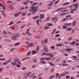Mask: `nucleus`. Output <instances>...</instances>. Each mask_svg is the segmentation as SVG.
Returning a JSON list of instances; mask_svg holds the SVG:
<instances>
[{"label":"nucleus","mask_w":79,"mask_h":79,"mask_svg":"<svg viewBox=\"0 0 79 79\" xmlns=\"http://www.w3.org/2000/svg\"><path fill=\"white\" fill-rule=\"evenodd\" d=\"M31 8H32V9L30 10V11H32V14H35L38 11V9H37L34 6L31 7Z\"/></svg>","instance_id":"nucleus-1"},{"label":"nucleus","mask_w":79,"mask_h":79,"mask_svg":"<svg viewBox=\"0 0 79 79\" xmlns=\"http://www.w3.org/2000/svg\"><path fill=\"white\" fill-rule=\"evenodd\" d=\"M43 48L44 49V50L45 51H44V50H43V52H48V51H49V50L47 48V46L45 45H43Z\"/></svg>","instance_id":"nucleus-2"},{"label":"nucleus","mask_w":79,"mask_h":79,"mask_svg":"<svg viewBox=\"0 0 79 79\" xmlns=\"http://www.w3.org/2000/svg\"><path fill=\"white\" fill-rule=\"evenodd\" d=\"M21 13H22V12H18L15 13L14 14V17H18V16H19V15H21Z\"/></svg>","instance_id":"nucleus-3"},{"label":"nucleus","mask_w":79,"mask_h":79,"mask_svg":"<svg viewBox=\"0 0 79 79\" xmlns=\"http://www.w3.org/2000/svg\"><path fill=\"white\" fill-rule=\"evenodd\" d=\"M69 17H71V15H69L66 16H65L66 18L63 19L62 20V21L63 22L64 21H66L67 20H68V18H69Z\"/></svg>","instance_id":"nucleus-4"},{"label":"nucleus","mask_w":79,"mask_h":79,"mask_svg":"<svg viewBox=\"0 0 79 79\" xmlns=\"http://www.w3.org/2000/svg\"><path fill=\"white\" fill-rule=\"evenodd\" d=\"M69 74V72H66L64 73L63 74H61L60 75V76H66Z\"/></svg>","instance_id":"nucleus-5"},{"label":"nucleus","mask_w":79,"mask_h":79,"mask_svg":"<svg viewBox=\"0 0 79 79\" xmlns=\"http://www.w3.org/2000/svg\"><path fill=\"white\" fill-rule=\"evenodd\" d=\"M65 9H66V8H64L63 7H62L60 8H59L56 10L55 11H59V10H65Z\"/></svg>","instance_id":"nucleus-6"},{"label":"nucleus","mask_w":79,"mask_h":79,"mask_svg":"<svg viewBox=\"0 0 79 79\" xmlns=\"http://www.w3.org/2000/svg\"><path fill=\"white\" fill-rule=\"evenodd\" d=\"M78 5H79L78 3L75 4L73 5V6H75L74 8L77 9V8L78 7Z\"/></svg>","instance_id":"nucleus-7"},{"label":"nucleus","mask_w":79,"mask_h":79,"mask_svg":"<svg viewBox=\"0 0 79 79\" xmlns=\"http://www.w3.org/2000/svg\"><path fill=\"white\" fill-rule=\"evenodd\" d=\"M65 50L68 51V52H71V50H72V51H73V49L72 48H67L65 49Z\"/></svg>","instance_id":"nucleus-8"},{"label":"nucleus","mask_w":79,"mask_h":79,"mask_svg":"<svg viewBox=\"0 0 79 79\" xmlns=\"http://www.w3.org/2000/svg\"><path fill=\"white\" fill-rule=\"evenodd\" d=\"M76 21H73L72 23V24L73 27L76 26Z\"/></svg>","instance_id":"nucleus-9"},{"label":"nucleus","mask_w":79,"mask_h":79,"mask_svg":"<svg viewBox=\"0 0 79 79\" xmlns=\"http://www.w3.org/2000/svg\"><path fill=\"white\" fill-rule=\"evenodd\" d=\"M31 74V72H27V73L25 74V76H29Z\"/></svg>","instance_id":"nucleus-10"},{"label":"nucleus","mask_w":79,"mask_h":79,"mask_svg":"<svg viewBox=\"0 0 79 79\" xmlns=\"http://www.w3.org/2000/svg\"><path fill=\"white\" fill-rule=\"evenodd\" d=\"M64 25L65 26H71V25H72V23H65Z\"/></svg>","instance_id":"nucleus-11"},{"label":"nucleus","mask_w":79,"mask_h":79,"mask_svg":"<svg viewBox=\"0 0 79 79\" xmlns=\"http://www.w3.org/2000/svg\"><path fill=\"white\" fill-rule=\"evenodd\" d=\"M56 28H55L53 31H52V33H51V34L52 35H53V34H55V32H56Z\"/></svg>","instance_id":"nucleus-12"},{"label":"nucleus","mask_w":79,"mask_h":79,"mask_svg":"<svg viewBox=\"0 0 79 79\" xmlns=\"http://www.w3.org/2000/svg\"><path fill=\"white\" fill-rule=\"evenodd\" d=\"M69 44L72 45H75V44H76V42L74 41H73L72 42H70Z\"/></svg>","instance_id":"nucleus-13"},{"label":"nucleus","mask_w":79,"mask_h":79,"mask_svg":"<svg viewBox=\"0 0 79 79\" xmlns=\"http://www.w3.org/2000/svg\"><path fill=\"white\" fill-rule=\"evenodd\" d=\"M9 63V62L8 61H7L4 62L2 64V65H6V64H8Z\"/></svg>","instance_id":"nucleus-14"},{"label":"nucleus","mask_w":79,"mask_h":79,"mask_svg":"<svg viewBox=\"0 0 79 79\" xmlns=\"http://www.w3.org/2000/svg\"><path fill=\"white\" fill-rule=\"evenodd\" d=\"M40 18L39 19H42V18H44L45 16L43 14H41L40 15Z\"/></svg>","instance_id":"nucleus-15"},{"label":"nucleus","mask_w":79,"mask_h":79,"mask_svg":"<svg viewBox=\"0 0 79 79\" xmlns=\"http://www.w3.org/2000/svg\"><path fill=\"white\" fill-rule=\"evenodd\" d=\"M56 46L57 47H61L62 46H64L63 44H56Z\"/></svg>","instance_id":"nucleus-16"},{"label":"nucleus","mask_w":79,"mask_h":79,"mask_svg":"<svg viewBox=\"0 0 79 79\" xmlns=\"http://www.w3.org/2000/svg\"><path fill=\"white\" fill-rule=\"evenodd\" d=\"M11 63L13 66H16V65L17 64L16 63L13 62H11Z\"/></svg>","instance_id":"nucleus-17"},{"label":"nucleus","mask_w":79,"mask_h":79,"mask_svg":"<svg viewBox=\"0 0 79 79\" xmlns=\"http://www.w3.org/2000/svg\"><path fill=\"white\" fill-rule=\"evenodd\" d=\"M48 63H49V64H50V65H51V66H53V67H55V64H54L50 63V62H48Z\"/></svg>","instance_id":"nucleus-18"},{"label":"nucleus","mask_w":79,"mask_h":79,"mask_svg":"<svg viewBox=\"0 0 79 79\" xmlns=\"http://www.w3.org/2000/svg\"><path fill=\"white\" fill-rule=\"evenodd\" d=\"M39 18V16H36L33 17L32 18V19H37V18Z\"/></svg>","instance_id":"nucleus-19"},{"label":"nucleus","mask_w":79,"mask_h":79,"mask_svg":"<svg viewBox=\"0 0 79 79\" xmlns=\"http://www.w3.org/2000/svg\"><path fill=\"white\" fill-rule=\"evenodd\" d=\"M61 64L63 66H68V64Z\"/></svg>","instance_id":"nucleus-20"},{"label":"nucleus","mask_w":79,"mask_h":79,"mask_svg":"<svg viewBox=\"0 0 79 79\" xmlns=\"http://www.w3.org/2000/svg\"><path fill=\"white\" fill-rule=\"evenodd\" d=\"M72 29V28H68L66 29V30L67 31H71Z\"/></svg>","instance_id":"nucleus-21"},{"label":"nucleus","mask_w":79,"mask_h":79,"mask_svg":"<svg viewBox=\"0 0 79 79\" xmlns=\"http://www.w3.org/2000/svg\"><path fill=\"white\" fill-rule=\"evenodd\" d=\"M68 4H69V2L64 3L63 4H62V5H68Z\"/></svg>","instance_id":"nucleus-22"},{"label":"nucleus","mask_w":79,"mask_h":79,"mask_svg":"<svg viewBox=\"0 0 79 79\" xmlns=\"http://www.w3.org/2000/svg\"><path fill=\"white\" fill-rule=\"evenodd\" d=\"M37 5H38V2H35L32 5H31V6H33Z\"/></svg>","instance_id":"nucleus-23"},{"label":"nucleus","mask_w":79,"mask_h":79,"mask_svg":"<svg viewBox=\"0 0 79 79\" xmlns=\"http://www.w3.org/2000/svg\"><path fill=\"white\" fill-rule=\"evenodd\" d=\"M13 61H14V62H15V63H16V62H18V61H19V60H18V59H15Z\"/></svg>","instance_id":"nucleus-24"},{"label":"nucleus","mask_w":79,"mask_h":79,"mask_svg":"<svg viewBox=\"0 0 79 79\" xmlns=\"http://www.w3.org/2000/svg\"><path fill=\"white\" fill-rule=\"evenodd\" d=\"M19 35H20V34L19 33H17L15 35L16 37H19Z\"/></svg>","instance_id":"nucleus-25"},{"label":"nucleus","mask_w":79,"mask_h":79,"mask_svg":"<svg viewBox=\"0 0 79 79\" xmlns=\"http://www.w3.org/2000/svg\"><path fill=\"white\" fill-rule=\"evenodd\" d=\"M14 24V22L11 21L10 23L8 25L9 26H11V25H12V24Z\"/></svg>","instance_id":"nucleus-26"},{"label":"nucleus","mask_w":79,"mask_h":79,"mask_svg":"<svg viewBox=\"0 0 79 79\" xmlns=\"http://www.w3.org/2000/svg\"><path fill=\"white\" fill-rule=\"evenodd\" d=\"M16 39V37L15 36H12V40H15Z\"/></svg>","instance_id":"nucleus-27"},{"label":"nucleus","mask_w":79,"mask_h":79,"mask_svg":"<svg viewBox=\"0 0 79 79\" xmlns=\"http://www.w3.org/2000/svg\"><path fill=\"white\" fill-rule=\"evenodd\" d=\"M56 18H57V17H53V18H52L51 19V20H52V21H54V20H55V19H56Z\"/></svg>","instance_id":"nucleus-28"},{"label":"nucleus","mask_w":79,"mask_h":79,"mask_svg":"<svg viewBox=\"0 0 79 79\" xmlns=\"http://www.w3.org/2000/svg\"><path fill=\"white\" fill-rule=\"evenodd\" d=\"M66 14V13L65 12H64L63 13H62L60 14V16H64V15H65Z\"/></svg>","instance_id":"nucleus-29"},{"label":"nucleus","mask_w":79,"mask_h":79,"mask_svg":"<svg viewBox=\"0 0 79 79\" xmlns=\"http://www.w3.org/2000/svg\"><path fill=\"white\" fill-rule=\"evenodd\" d=\"M55 77V76H54V75H53V76H50V77H49L48 79H53V77Z\"/></svg>","instance_id":"nucleus-30"},{"label":"nucleus","mask_w":79,"mask_h":79,"mask_svg":"<svg viewBox=\"0 0 79 79\" xmlns=\"http://www.w3.org/2000/svg\"><path fill=\"white\" fill-rule=\"evenodd\" d=\"M2 32L4 34H5V35H7V32L6 31H2Z\"/></svg>","instance_id":"nucleus-31"},{"label":"nucleus","mask_w":79,"mask_h":79,"mask_svg":"<svg viewBox=\"0 0 79 79\" xmlns=\"http://www.w3.org/2000/svg\"><path fill=\"white\" fill-rule=\"evenodd\" d=\"M34 45V44L33 43H31L28 46V47H29V46H31V47H33Z\"/></svg>","instance_id":"nucleus-32"},{"label":"nucleus","mask_w":79,"mask_h":79,"mask_svg":"<svg viewBox=\"0 0 79 79\" xmlns=\"http://www.w3.org/2000/svg\"><path fill=\"white\" fill-rule=\"evenodd\" d=\"M20 44V43H16L14 45V46H16L17 45H18Z\"/></svg>","instance_id":"nucleus-33"},{"label":"nucleus","mask_w":79,"mask_h":79,"mask_svg":"<svg viewBox=\"0 0 79 79\" xmlns=\"http://www.w3.org/2000/svg\"><path fill=\"white\" fill-rule=\"evenodd\" d=\"M44 43H48V39H46L44 40Z\"/></svg>","instance_id":"nucleus-34"},{"label":"nucleus","mask_w":79,"mask_h":79,"mask_svg":"<svg viewBox=\"0 0 79 79\" xmlns=\"http://www.w3.org/2000/svg\"><path fill=\"white\" fill-rule=\"evenodd\" d=\"M50 17H48L46 19V21H50Z\"/></svg>","instance_id":"nucleus-35"},{"label":"nucleus","mask_w":79,"mask_h":79,"mask_svg":"<svg viewBox=\"0 0 79 79\" xmlns=\"http://www.w3.org/2000/svg\"><path fill=\"white\" fill-rule=\"evenodd\" d=\"M59 75H60V74L59 73H56V78H58L59 76H58Z\"/></svg>","instance_id":"nucleus-36"},{"label":"nucleus","mask_w":79,"mask_h":79,"mask_svg":"<svg viewBox=\"0 0 79 79\" xmlns=\"http://www.w3.org/2000/svg\"><path fill=\"white\" fill-rule=\"evenodd\" d=\"M67 27H68L67 26H65L64 25L63 26V29H66Z\"/></svg>","instance_id":"nucleus-37"},{"label":"nucleus","mask_w":79,"mask_h":79,"mask_svg":"<svg viewBox=\"0 0 79 79\" xmlns=\"http://www.w3.org/2000/svg\"><path fill=\"white\" fill-rule=\"evenodd\" d=\"M36 50L38 52L39 50V46H37L36 49Z\"/></svg>","instance_id":"nucleus-38"},{"label":"nucleus","mask_w":79,"mask_h":79,"mask_svg":"<svg viewBox=\"0 0 79 79\" xmlns=\"http://www.w3.org/2000/svg\"><path fill=\"white\" fill-rule=\"evenodd\" d=\"M60 2V0H58L57 1H56V2H55L54 4V5H56V4H57V3H58V2Z\"/></svg>","instance_id":"nucleus-39"},{"label":"nucleus","mask_w":79,"mask_h":79,"mask_svg":"<svg viewBox=\"0 0 79 79\" xmlns=\"http://www.w3.org/2000/svg\"><path fill=\"white\" fill-rule=\"evenodd\" d=\"M47 25L48 26H52V23H48L47 24Z\"/></svg>","instance_id":"nucleus-40"},{"label":"nucleus","mask_w":79,"mask_h":79,"mask_svg":"<svg viewBox=\"0 0 79 79\" xmlns=\"http://www.w3.org/2000/svg\"><path fill=\"white\" fill-rule=\"evenodd\" d=\"M69 20H71V19H73V17H69V18H67Z\"/></svg>","instance_id":"nucleus-41"},{"label":"nucleus","mask_w":79,"mask_h":79,"mask_svg":"<svg viewBox=\"0 0 79 79\" xmlns=\"http://www.w3.org/2000/svg\"><path fill=\"white\" fill-rule=\"evenodd\" d=\"M32 53H33V54H36V52L35 50H33L32 51Z\"/></svg>","instance_id":"nucleus-42"},{"label":"nucleus","mask_w":79,"mask_h":79,"mask_svg":"<svg viewBox=\"0 0 79 79\" xmlns=\"http://www.w3.org/2000/svg\"><path fill=\"white\" fill-rule=\"evenodd\" d=\"M47 55V53H45V52H43L42 54V56H43V55Z\"/></svg>","instance_id":"nucleus-43"},{"label":"nucleus","mask_w":79,"mask_h":79,"mask_svg":"<svg viewBox=\"0 0 79 79\" xmlns=\"http://www.w3.org/2000/svg\"><path fill=\"white\" fill-rule=\"evenodd\" d=\"M26 34H28V35H32V34L29 32H26Z\"/></svg>","instance_id":"nucleus-44"},{"label":"nucleus","mask_w":79,"mask_h":79,"mask_svg":"<svg viewBox=\"0 0 79 79\" xmlns=\"http://www.w3.org/2000/svg\"><path fill=\"white\" fill-rule=\"evenodd\" d=\"M9 7L10 8V9H13V7L11 5H9Z\"/></svg>","instance_id":"nucleus-45"},{"label":"nucleus","mask_w":79,"mask_h":79,"mask_svg":"<svg viewBox=\"0 0 79 79\" xmlns=\"http://www.w3.org/2000/svg\"><path fill=\"white\" fill-rule=\"evenodd\" d=\"M55 46H52L51 47V48H52V50H55Z\"/></svg>","instance_id":"nucleus-46"},{"label":"nucleus","mask_w":79,"mask_h":79,"mask_svg":"<svg viewBox=\"0 0 79 79\" xmlns=\"http://www.w3.org/2000/svg\"><path fill=\"white\" fill-rule=\"evenodd\" d=\"M31 52L30 51L28 52L27 53V56H29L31 54Z\"/></svg>","instance_id":"nucleus-47"},{"label":"nucleus","mask_w":79,"mask_h":79,"mask_svg":"<svg viewBox=\"0 0 79 79\" xmlns=\"http://www.w3.org/2000/svg\"><path fill=\"white\" fill-rule=\"evenodd\" d=\"M51 55H52V53H48L47 54V56H50Z\"/></svg>","instance_id":"nucleus-48"},{"label":"nucleus","mask_w":79,"mask_h":79,"mask_svg":"<svg viewBox=\"0 0 79 79\" xmlns=\"http://www.w3.org/2000/svg\"><path fill=\"white\" fill-rule=\"evenodd\" d=\"M44 28L45 29H49V27L46 26L44 27Z\"/></svg>","instance_id":"nucleus-49"},{"label":"nucleus","mask_w":79,"mask_h":79,"mask_svg":"<svg viewBox=\"0 0 79 79\" xmlns=\"http://www.w3.org/2000/svg\"><path fill=\"white\" fill-rule=\"evenodd\" d=\"M40 63H42V64H45L46 62H45V61H41L40 62Z\"/></svg>","instance_id":"nucleus-50"},{"label":"nucleus","mask_w":79,"mask_h":79,"mask_svg":"<svg viewBox=\"0 0 79 79\" xmlns=\"http://www.w3.org/2000/svg\"><path fill=\"white\" fill-rule=\"evenodd\" d=\"M2 13L3 15L4 16V17H5H5H6V14H5L4 13H3V12H2Z\"/></svg>","instance_id":"nucleus-51"},{"label":"nucleus","mask_w":79,"mask_h":79,"mask_svg":"<svg viewBox=\"0 0 79 79\" xmlns=\"http://www.w3.org/2000/svg\"><path fill=\"white\" fill-rule=\"evenodd\" d=\"M23 4L24 5H28V4H27V2H23Z\"/></svg>","instance_id":"nucleus-52"},{"label":"nucleus","mask_w":79,"mask_h":79,"mask_svg":"<svg viewBox=\"0 0 79 79\" xmlns=\"http://www.w3.org/2000/svg\"><path fill=\"white\" fill-rule=\"evenodd\" d=\"M17 67H18V68H20L21 67V65L19 64H16V65Z\"/></svg>","instance_id":"nucleus-53"},{"label":"nucleus","mask_w":79,"mask_h":79,"mask_svg":"<svg viewBox=\"0 0 79 79\" xmlns=\"http://www.w3.org/2000/svg\"><path fill=\"white\" fill-rule=\"evenodd\" d=\"M72 57H73V58H74V59L77 58V56H72Z\"/></svg>","instance_id":"nucleus-54"},{"label":"nucleus","mask_w":79,"mask_h":79,"mask_svg":"<svg viewBox=\"0 0 79 79\" xmlns=\"http://www.w3.org/2000/svg\"><path fill=\"white\" fill-rule=\"evenodd\" d=\"M70 77V76L69 75H68L66 76V79H69Z\"/></svg>","instance_id":"nucleus-55"},{"label":"nucleus","mask_w":79,"mask_h":79,"mask_svg":"<svg viewBox=\"0 0 79 79\" xmlns=\"http://www.w3.org/2000/svg\"><path fill=\"white\" fill-rule=\"evenodd\" d=\"M45 60H50V59H51V58H48V57H45Z\"/></svg>","instance_id":"nucleus-56"},{"label":"nucleus","mask_w":79,"mask_h":79,"mask_svg":"<svg viewBox=\"0 0 79 79\" xmlns=\"http://www.w3.org/2000/svg\"><path fill=\"white\" fill-rule=\"evenodd\" d=\"M24 27H25V25H23L20 27V28L21 29H23Z\"/></svg>","instance_id":"nucleus-57"},{"label":"nucleus","mask_w":79,"mask_h":79,"mask_svg":"<svg viewBox=\"0 0 79 79\" xmlns=\"http://www.w3.org/2000/svg\"><path fill=\"white\" fill-rule=\"evenodd\" d=\"M60 37V35L57 34L55 35V37Z\"/></svg>","instance_id":"nucleus-58"},{"label":"nucleus","mask_w":79,"mask_h":79,"mask_svg":"<svg viewBox=\"0 0 79 79\" xmlns=\"http://www.w3.org/2000/svg\"><path fill=\"white\" fill-rule=\"evenodd\" d=\"M22 16H26V13H23L22 15Z\"/></svg>","instance_id":"nucleus-59"},{"label":"nucleus","mask_w":79,"mask_h":79,"mask_svg":"<svg viewBox=\"0 0 79 79\" xmlns=\"http://www.w3.org/2000/svg\"><path fill=\"white\" fill-rule=\"evenodd\" d=\"M24 7H22L19 9L20 10H24Z\"/></svg>","instance_id":"nucleus-60"},{"label":"nucleus","mask_w":79,"mask_h":79,"mask_svg":"<svg viewBox=\"0 0 79 79\" xmlns=\"http://www.w3.org/2000/svg\"><path fill=\"white\" fill-rule=\"evenodd\" d=\"M42 75V73H40L38 75V77H40V76H41Z\"/></svg>","instance_id":"nucleus-61"},{"label":"nucleus","mask_w":79,"mask_h":79,"mask_svg":"<svg viewBox=\"0 0 79 79\" xmlns=\"http://www.w3.org/2000/svg\"><path fill=\"white\" fill-rule=\"evenodd\" d=\"M39 20H38L36 21V23L38 25H39Z\"/></svg>","instance_id":"nucleus-62"},{"label":"nucleus","mask_w":79,"mask_h":79,"mask_svg":"<svg viewBox=\"0 0 79 79\" xmlns=\"http://www.w3.org/2000/svg\"><path fill=\"white\" fill-rule=\"evenodd\" d=\"M40 59L41 60H45V59H44V57H42Z\"/></svg>","instance_id":"nucleus-63"},{"label":"nucleus","mask_w":79,"mask_h":79,"mask_svg":"<svg viewBox=\"0 0 79 79\" xmlns=\"http://www.w3.org/2000/svg\"><path fill=\"white\" fill-rule=\"evenodd\" d=\"M73 39L72 37H69L68 39L69 40H71Z\"/></svg>","instance_id":"nucleus-64"}]
</instances>
